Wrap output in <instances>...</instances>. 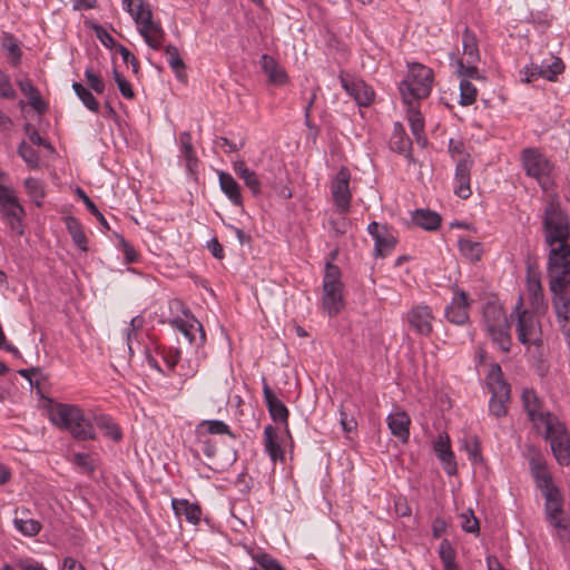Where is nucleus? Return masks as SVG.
Masks as SVG:
<instances>
[{
  "instance_id": "obj_1",
  "label": "nucleus",
  "mask_w": 570,
  "mask_h": 570,
  "mask_svg": "<svg viewBox=\"0 0 570 570\" xmlns=\"http://www.w3.org/2000/svg\"><path fill=\"white\" fill-rule=\"evenodd\" d=\"M523 409L535 432L549 442L556 461L561 466L570 464V434L566 424L553 413L543 409L533 390L522 393Z\"/></svg>"
},
{
  "instance_id": "obj_2",
  "label": "nucleus",
  "mask_w": 570,
  "mask_h": 570,
  "mask_svg": "<svg viewBox=\"0 0 570 570\" xmlns=\"http://www.w3.org/2000/svg\"><path fill=\"white\" fill-rule=\"evenodd\" d=\"M541 223L549 248L547 268L570 267V219L557 199H551L544 206Z\"/></svg>"
},
{
  "instance_id": "obj_3",
  "label": "nucleus",
  "mask_w": 570,
  "mask_h": 570,
  "mask_svg": "<svg viewBox=\"0 0 570 570\" xmlns=\"http://www.w3.org/2000/svg\"><path fill=\"white\" fill-rule=\"evenodd\" d=\"M50 422L60 430L67 431L79 441L96 439L92 415L80 406L68 403H56L49 409Z\"/></svg>"
},
{
  "instance_id": "obj_4",
  "label": "nucleus",
  "mask_w": 570,
  "mask_h": 570,
  "mask_svg": "<svg viewBox=\"0 0 570 570\" xmlns=\"http://www.w3.org/2000/svg\"><path fill=\"white\" fill-rule=\"evenodd\" d=\"M547 278L558 324L570 347V267L547 268Z\"/></svg>"
},
{
  "instance_id": "obj_5",
  "label": "nucleus",
  "mask_w": 570,
  "mask_h": 570,
  "mask_svg": "<svg viewBox=\"0 0 570 570\" xmlns=\"http://www.w3.org/2000/svg\"><path fill=\"white\" fill-rule=\"evenodd\" d=\"M527 308L523 305V298L520 296L511 313V320L515 326V333L518 341L527 347L528 351H532L534 356H541L542 352V326L539 320L538 313Z\"/></svg>"
},
{
  "instance_id": "obj_6",
  "label": "nucleus",
  "mask_w": 570,
  "mask_h": 570,
  "mask_svg": "<svg viewBox=\"0 0 570 570\" xmlns=\"http://www.w3.org/2000/svg\"><path fill=\"white\" fill-rule=\"evenodd\" d=\"M122 6L135 20L137 30L145 42L154 50L161 49L166 35L160 23L153 19L149 4L144 0H122Z\"/></svg>"
},
{
  "instance_id": "obj_7",
  "label": "nucleus",
  "mask_w": 570,
  "mask_h": 570,
  "mask_svg": "<svg viewBox=\"0 0 570 570\" xmlns=\"http://www.w3.org/2000/svg\"><path fill=\"white\" fill-rule=\"evenodd\" d=\"M433 70L422 63H407L405 78L400 82L399 90L405 105H411L430 96L433 87Z\"/></svg>"
},
{
  "instance_id": "obj_8",
  "label": "nucleus",
  "mask_w": 570,
  "mask_h": 570,
  "mask_svg": "<svg viewBox=\"0 0 570 570\" xmlns=\"http://www.w3.org/2000/svg\"><path fill=\"white\" fill-rule=\"evenodd\" d=\"M520 160L525 175L533 178L544 191L554 186V164L539 148H524Z\"/></svg>"
},
{
  "instance_id": "obj_9",
  "label": "nucleus",
  "mask_w": 570,
  "mask_h": 570,
  "mask_svg": "<svg viewBox=\"0 0 570 570\" xmlns=\"http://www.w3.org/2000/svg\"><path fill=\"white\" fill-rule=\"evenodd\" d=\"M450 60L459 77L483 79L476 66L480 61L478 40L468 28H465L462 36V58L451 53Z\"/></svg>"
},
{
  "instance_id": "obj_10",
  "label": "nucleus",
  "mask_w": 570,
  "mask_h": 570,
  "mask_svg": "<svg viewBox=\"0 0 570 570\" xmlns=\"http://www.w3.org/2000/svg\"><path fill=\"white\" fill-rule=\"evenodd\" d=\"M483 322L488 334L503 352L511 348L509 324L503 308L495 303H488L483 308Z\"/></svg>"
},
{
  "instance_id": "obj_11",
  "label": "nucleus",
  "mask_w": 570,
  "mask_h": 570,
  "mask_svg": "<svg viewBox=\"0 0 570 570\" xmlns=\"http://www.w3.org/2000/svg\"><path fill=\"white\" fill-rule=\"evenodd\" d=\"M487 385L492 393L489 402V411L497 417L504 416L508 412L507 404L510 401V386L502 377L500 365H491L487 375Z\"/></svg>"
},
{
  "instance_id": "obj_12",
  "label": "nucleus",
  "mask_w": 570,
  "mask_h": 570,
  "mask_svg": "<svg viewBox=\"0 0 570 570\" xmlns=\"http://www.w3.org/2000/svg\"><path fill=\"white\" fill-rule=\"evenodd\" d=\"M351 173L346 167H341L331 181V195L336 210L346 215L351 209L352 194L350 190Z\"/></svg>"
},
{
  "instance_id": "obj_13",
  "label": "nucleus",
  "mask_w": 570,
  "mask_h": 570,
  "mask_svg": "<svg viewBox=\"0 0 570 570\" xmlns=\"http://www.w3.org/2000/svg\"><path fill=\"white\" fill-rule=\"evenodd\" d=\"M410 331L421 336H429L433 331L434 315L432 308L425 304L412 306L403 316Z\"/></svg>"
},
{
  "instance_id": "obj_14",
  "label": "nucleus",
  "mask_w": 570,
  "mask_h": 570,
  "mask_svg": "<svg viewBox=\"0 0 570 570\" xmlns=\"http://www.w3.org/2000/svg\"><path fill=\"white\" fill-rule=\"evenodd\" d=\"M340 81L343 89L358 106H368L374 100V90L362 79L348 75H341Z\"/></svg>"
},
{
  "instance_id": "obj_15",
  "label": "nucleus",
  "mask_w": 570,
  "mask_h": 570,
  "mask_svg": "<svg viewBox=\"0 0 570 570\" xmlns=\"http://www.w3.org/2000/svg\"><path fill=\"white\" fill-rule=\"evenodd\" d=\"M527 295L531 309L542 312L547 309V302L541 283V272L531 266H529L527 271Z\"/></svg>"
},
{
  "instance_id": "obj_16",
  "label": "nucleus",
  "mask_w": 570,
  "mask_h": 570,
  "mask_svg": "<svg viewBox=\"0 0 570 570\" xmlns=\"http://www.w3.org/2000/svg\"><path fill=\"white\" fill-rule=\"evenodd\" d=\"M470 301L468 294L456 289L453 294L451 303L445 308V317L455 325H463L469 320Z\"/></svg>"
},
{
  "instance_id": "obj_17",
  "label": "nucleus",
  "mask_w": 570,
  "mask_h": 570,
  "mask_svg": "<svg viewBox=\"0 0 570 570\" xmlns=\"http://www.w3.org/2000/svg\"><path fill=\"white\" fill-rule=\"evenodd\" d=\"M142 317L136 316L131 318L129 327L126 333L128 351L131 355H134L136 352L144 353L146 355L148 365L153 368L160 371L156 358H154L149 354L148 350L145 346H142L138 341V337L141 335L140 328L142 327Z\"/></svg>"
},
{
  "instance_id": "obj_18",
  "label": "nucleus",
  "mask_w": 570,
  "mask_h": 570,
  "mask_svg": "<svg viewBox=\"0 0 570 570\" xmlns=\"http://www.w3.org/2000/svg\"><path fill=\"white\" fill-rule=\"evenodd\" d=\"M263 395L267 410L273 421L285 424V431L287 434H289L287 424L288 410L283 403V401L275 395V393L272 391L265 379H263Z\"/></svg>"
},
{
  "instance_id": "obj_19",
  "label": "nucleus",
  "mask_w": 570,
  "mask_h": 570,
  "mask_svg": "<svg viewBox=\"0 0 570 570\" xmlns=\"http://www.w3.org/2000/svg\"><path fill=\"white\" fill-rule=\"evenodd\" d=\"M434 452L441 461L442 466L448 475H454L458 471L454 453L451 450L450 438L445 433L439 434L433 443Z\"/></svg>"
},
{
  "instance_id": "obj_20",
  "label": "nucleus",
  "mask_w": 570,
  "mask_h": 570,
  "mask_svg": "<svg viewBox=\"0 0 570 570\" xmlns=\"http://www.w3.org/2000/svg\"><path fill=\"white\" fill-rule=\"evenodd\" d=\"M386 423L391 433L402 443L409 441L411 419L405 411L401 409L394 410L387 415Z\"/></svg>"
},
{
  "instance_id": "obj_21",
  "label": "nucleus",
  "mask_w": 570,
  "mask_h": 570,
  "mask_svg": "<svg viewBox=\"0 0 570 570\" xmlns=\"http://www.w3.org/2000/svg\"><path fill=\"white\" fill-rule=\"evenodd\" d=\"M171 324L186 337L190 344L202 345L205 342V332L195 318H175Z\"/></svg>"
},
{
  "instance_id": "obj_22",
  "label": "nucleus",
  "mask_w": 570,
  "mask_h": 570,
  "mask_svg": "<svg viewBox=\"0 0 570 570\" xmlns=\"http://www.w3.org/2000/svg\"><path fill=\"white\" fill-rule=\"evenodd\" d=\"M529 464L531 475L533 476L535 484L541 490V492L557 488L553 484L552 476L548 470L547 463L539 455L532 456Z\"/></svg>"
},
{
  "instance_id": "obj_23",
  "label": "nucleus",
  "mask_w": 570,
  "mask_h": 570,
  "mask_svg": "<svg viewBox=\"0 0 570 570\" xmlns=\"http://www.w3.org/2000/svg\"><path fill=\"white\" fill-rule=\"evenodd\" d=\"M470 170L471 161L469 159H462L456 164L454 193L462 199H466L471 196Z\"/></svg>"
},
{
  "instance_id": "obj_24",
  "label": "nucleus",
  "mask_w": 570,
  "mask_h": 570,
  "mask_svg": "<svg viewBox=\"0 0 570 570\" xmlns=\"http://www.w3.org/2000/svg\"><path fill=\"white\" fill-rule=\"evenodd\" d=\"M261 67L268 78V82L275 86H284L287 80L286 71L277 63V61L268 56L263 55L261 58Z\"/></svg>"
},
{
  "instance_id": "obj_25",
  "label": "nucleus",
  "mask_w": 570,
  "mask_h": 570,
  "mask_svg": "<svg viewBox=\"0 0 570 570\" xmlns=\"http://www.w3.org/2000/svg\"><path fill=\"white\" fill-rule=\"evenodd\" d=\"M219 187L225 196L235 206H243V196L239 184L235 178L225 171L218 173Z\"/></svg>"
},
{
  "instance_id": "obj_26",
  "label": "nucleus",
  "mask_w": 570,
  "mask_h": 570,
  "mask_svg": "<svg viewBox=\"0 0 570 570\" xmlns=\"http://www.w3.org/2000/svg\"><path fill=\"white\" fill-rule=\"evenodd\" d=\"M171 508L176 517L180 518L184 515L189 523H199L202 510L197 503H190L186 499H173Z\"/></svg>"
},
{
  "instance_id": "obj_27",
  "label": "nucleus",
  "mask_w": 570,
  "mask_h": 570,
  "mask_svg": "<svg viewBox=\"0 0 570 570\" xmlns=\"http://www.w3.org/2000/svg\"><path fill=\"white\" fill-rule=\"evenodd\" d=\"M322 306L327 315H337L344 308L343 289L323 287Z\"/></svg>"
},
{
  "instance_id": "obj_28",
  "label": "nucleus",
  "mask_w": 570,
  "mask_h": 570,
  "mask_svg": "<svg viewBox=\"0 0 570 570\" xmlns=\"http://www.w3.org/2000/svg\"><path fill=\"white\" fill-rule=\"evenodd\" d=\"M264 449L273 462L284 459V451L281 446L279 436L274 426L267 425L264 429Z\"/></svg>"
},
{
  "instance_id": "obj_29",
  "label": "nucleus",
  "mask_w": 570,
  "mask_h": 570,
  "mask_svg": "<svg viewBox=\"0 0 570 570\" xmlns=\"http://www.w3.org/2000/svg\"><path fill=\"white\" fill-rule=\"evenodd\" d=\"M3 215L9 220L11 229L18 234H22V217L24 215L23 207L19 204L18 199L1 205Z\"/></svg>"
},
{
  "instance_id": "obj_30",
  "label": "nucleus",
  "mask_w": 570,
  "mask_h": 570,
  "mask_svg": "<svg viewBox=\"0 0 570 570\" xmlns=\"http://www.w3.org/2000/svg\"><path fill=\"white\" fill-rule=\"evenodd\" d=\"M412 223L425 230H435L441 224V217L430 209H416L412 213Z\"/></svg>"
},
{
  "instance_id": "obj_31",
  "label": "nucleus",
  "mask_w": 570,
  "mask_h": 570,
  "mask_svg": "<svg viewBox=\"0 0 570 570\" xmlns=\"http://www.w3.org/2000/svg\"><path fill=\"white\" fill-rule=\"evenodd\" d=\"M65 224L68 233L70 234L73 244L81 250L88 249V239L82 229L80 222L73 216L65 217Z\"/></svg>"
},
{
  "instance_id": "obj_32",
  "label": "nucleus",
  "mask_w": 570,
  "mask_h": 570,
  "mask_svg": "<svg viewBox=\"0 0 570 570\" xmlns=\"http://www.w3.org/2000/svg\"><path fill=\"white\" fill-rule=\"evenodd\" d=\"M460 253L469 262H479L483 254V246L480 242L469 237H460L458 240Z\"/></svg>"
},
{
  "instance_id": "obj_33",
  "label": "nucleus",
  "mask_w": 570,
  "mask_h": 570,
  "mask_svg": "<svg viewBox=\"0 0 570 570\" xmlns=\"http://www.w3.org/2000/svg\"><path fill=\"white\" fill-rule=\"evenodd\" d=\"M546 499V514L547 519L554 518L563 514L562 510V495L558 488L550 489L549 491L542 492Z\"/></svg>"
},
{
  "instance_id": "obj_34",
  "label": "nucleus",
  "mask_w": 570,
  "mask_h": 570,
  "mask_svg": "<svg viewBox=\"0 0 570 570\" xmlns=\"http://www.w3.org/2000/svg\"><path fill=\"white\" fill-rule=\"evenodd\" d=\"M179 146L181 155L185 159L186 167L190 173H194L197 167V157L191 144V136L189 132L184 131L179 135Z\"/></svg>"
},
{
  "instance_id": "obj_35",
  "label": "nucleus",
  "mask_w": 570,
  "mask_h": 570,
  "mask_svg": "<svg viewBox=\"0 0 570 570\" xmlns=\"http://www.w3.org/2000/svg\"><path fill=\"white\" fill-rule=\"evenodd\" d=\"M94 422L97 425V428L100 429L105 433V435L111 439L112 441L118 442L121 440L122 433L119 426L108 415H92V423Z\"/></svg>"
},
{
  "instance_id": "obj_36",
  "label": "nucleus",
  "mask_w": 570,
  "mask_h": 570,
  "mask_svg": "<svg viewBox=\"0 0 570 570\" xmlns=\"http://www.w3.org/2000/svg\"><path fill=\"white\" fill-rule=\"evenodd\" d=\"M197 434H227L232 438L235 435L230 432L229 426L220 420H205L202 421L197 426Z\"/></svg>"
},
{
  "instance_id": "obj_37",
  "label": "nucleus",
  "mask_w": 570,
  "mask_h": 570,
  "mask_svg": "<svg viewBox=\"0 0 570 570\" xmlns=\"http://www.w3.org/2000/svg\"><path fill=\"white\" fill-rule=\"evenodd\" d=\"M165 55L167 57V62L175 72L176 77L179 80H184L186 78L185 63L179 55L177 47L173 45L166 46Z\"/></svg>"
},
{
  "instance_id": "obj_38",
  "label": "nucleus",
  "mask_w": 570,
  "mask_h": 570,
  "mask_svg": "<svg viewBox=\"0 0 570 570\" xmlns=\"http://www.w3.org/2000/svg\"><path fill=\"white\" fill-rule=\"evenodd\" d=\"M407 118L412 134L416 137V140L422 146L425 144V139L422 137L424 120L420 111L415 108L414 102L407 105Z\"/></svg>"
},
{
  "instance_id": "obj_39",
  "label": "nucleus",
  "mask_w": 570,
  "mask_h": 570,
  "mask_svg": "<svg viewBox=\"0 0 570 570\" xmlns=\"http://www.w3.org/2000/svg\"><path fill=\"white\" fill-rule=\"evenodd\" d=\"M538 67L540 68V77L549 81L557 80V77L564 70V65L558 57H552L551 62L543 61L541 65H538Z\"/></svg>"
},
{
  "instance_id": "obj_40",
  "label": "nucleus",
  "mask_w": 570,
  "mask_h": 570,
  "mask_svg": "<svg viewBox=\"0 0 570 570\" xmlns=\"http://www.w3.org/2000/svg\"><path fill=\"white\" fill-rule=\"evenodd\" d=\"M342 274L338 266L334 265L332 262H327L325 265V274L323 278V287L326 288H340L343 289L342 283Z\"/></svg>"
},
{
  "instance_id": "obj_41",
  "label": "nucleus",
  "mask_w": 570,
  "mask_h": 570,
  "mask_svg": "<svg viewBox=\"0 0 570 570\" xmlns=\"http://www.w3.org/2000/svg\"><path fill=\"white\" fill-rule=\"evenodd\" d=\"M439 556L444 570H459L455 562V550L448 540H443L439 547Z\"/></svg>"
},
{
  "instance_id": "obj_42",
  "label": "nucleus",
  "mask_w": 570,
  "mask_h": 570,
  "mask_svg": "<svg viewBox=\"0 0 570 570\" xmlns=\"http://www.w3.org/2000/svg\"><path fill=\"white\" fill-rule=\"evenodd\" d=\"M374 242H375V255L380 256V257H385L393 250L396 239L386 229Z\"/></svg>"
},
{
  "instance_id": "obj_43",
  "label": "nucleus",
  "mask_w": 570,
  "mask_h": 570,
  "mask_svg": "<svg viewBox=\"0 0 570 570\" xmlns=\"http://www.w3.org/2000/svg\"><path fill=\"white\" fill-rule=\"evenodd\" d=\"M72 89L78 96V98L81 100V102L86 106V108H88L92 112L99 111V104L89 89H87L79 82H73Z\"/></svg>"
},
{
  "instance_id": "obj_44",
  "label": "nucleus",
  "mask_w": 570,
  "mask_h": 570,
  "mask_svg": "<svg viewBox=\"0 0 570 570\" xmlns=\"http://www.w3.org/2000/svg\"><path fill=\"white\" fill-rule=\"evenodd\" d=\"M24 188L37 206H41L45 197V188L41 180L29 177L24 180Z\"/></svg>"
},
{
  "instance_id": "obj_45",
  "label": "nucleus",
  "mask_w": 570,
  "mask_h": 570,
  "mask_svg": "<svg viewBox=\"0 0 570 570\" xmlns=\"http://www.w3.org/2000/svg\"><path fill=\"white\" fill-rule=\"evenodd\" d=\"M470 79L471 78L461 77L460 104L462 106H470L476 99L478 90H476L475 86L470 81Z\"/></svg>"
},
{
  "instance_id": "obj_46",
  "label": "nucleus",
  "mask_w": 570,
  "mask_h": 570,
  "mask_svg": "<svg viewBox=\"0 0 570 570\" xmlns=\"http://www.w3.org/2000/svg\"><path fill=\"white\" fill-rule=\"evenodd\" d=\"M16 529L23 535L35 537L41 530V524L35 519L16 518L13 520Z\"/></svg>"
},
{
  "instance_id": "obj_47",
  "label": "nucleus",
  "mask_w": 570,
  "mask_h": 570,
  "mask_svg": "<svg viewBox=\"0 0 570 570\" xmlns=\"http://www.w3.org/2000/svg\"><path fill=\"white\" fill-rule=\"evenodd\" d=\"M549 523L556 529L557 534L562 540H568L570 537V520L567 515L561 514L548 519Z\"/></svg>"
},
{
  "instance_id": "obj_48",
  "label": "nucleus",
  "mask_w": 570,
  "mask_h": 570,
  "mask_svg": "<svg viewBox=\"0 0 570 570\" xmlns=\"http://www.w3.org/2000/svg\"><path fill=\"white\" fill-rule=\"evenodd\" d=\"M77 194H78L79 198L83 202L87 209L98 219V222L101 224V226L106 229H109V225H108L105 216L99 212L97 206L87 196V194L81 188L77 189Z\"/></svg>"
},
{
  "instance_id": "obj_49",
  "label": "nucleus",
  "mask_w": 570,
  "mask_h": 570,
  "mask_svg": "<svg viewBox=\"0 0 570 570\" xmlns=\"http://www.w3.org/2000/svg\"><path fill=\"white\" fill-rule=\"evenodd\" d=\"M19 155L21 158L28 164L30 168H37L39 165V155L38 153L28 144L22 142L19 146Z\"/></svg>"
},
{
  "instance_id": "obj_50",
  "label": "nucleus",
  "mask_w": 570,
  "mask_h": 570,
  "mask_svg": "<svg viewBox=\"0 0 570 570\" xmlns=\"http://www.w3.org/2000/svg\"><path fill=\"white\" fill-rule=\"evenodd\" d=\"M464 450L468 452L469 460L473 463L482 462L481 446L476 438H471L464 442Z\"/></svg>"
},
{
  "instance_id": "obj_51",
  "label": "nucleus",
  "mask_w": 570,
  "mask_h": 570,
  "mask_svg": "<svg viewBox=\"0 0 570 570\" xmlns=\"http://www.w3.org/2000/svg\"><path fill=\"white\" fill-rule=\"evenodd\" d=\"M114 79L118 86V89L122 97L126 99H132L135 97V92L131 88L130 82L116 69H114Z\"/></svg>"
},
{
  "instance_id": "obj_52",
  "label": "nucleus",
  "mask_w": 570,
  "mask_h": 570,
  "mask_svg": "<svg viewBox=\"0 0 570 570\" xmlns=\"http://www.w3.org/2000/svg\"><path fill=\"white\" fill-rule=\"evenodd\" d=\"M254 559L264 570H285L278 560L267 553H257Z\"/></svg>"
},
{
  "instance_id": "obj_53",
  "label": "nucleus",
  "mask_w": 570,
  "mask_h": 570,
  "mask_svg": "<svg viewBox=\"0 0 570 570\" xmlns=\"http://www.w3.org/2000/svg\"><path fill=\"white\" fill-rule=\"evenodd\" d=\"M461 527L465 532L469 533H478L479 532V521L475 518L473 511L468 510L466 512L461 514Z\"/></svg>"
},
{
  "instance_id": "obj_54",
  "label": "nucleus",
  "mask_w": 570,
  "mask_h": 570,
  "mask_svg": "<svg viewBox=\"0 0 570 570\" xmlns=\"http://www.w3.org/2000/svg\"><path fill=\"white\" fill-rule=\"evenodd\" d=\"M85 78L89 85V87L97 94H102L105 91V82L102 78L96 75L91 68H87L85 70Z\"/></svg>"
},
{
  "instance_id": "obj_55",
  "label": "nucleus",
  "mask_w": 570,
  "mask_h": 570,
  "mask_svg": "<svg viewBox=\"0 0 570 570\" xmlns=\"http://www.w3.org/2000/svg\"><path fill=\"white\" fill-rule=\"evenodd\" d=\"M392 146L393 149H396L399 153H405L410 147V140L403 136L402 127L400 125L395 126Z\"/></svg>"
},
{
  "instance_id": "obj_56",
  "label": "nucleus",
  "mask_w": 570,
  "mask_h": 570,
  "mask_svg": "<svg viewBox=\"0 0 570 570\" xmlns=\"http://www.w3.org/2000/svg\"><path fill=\"white\" fill-rule=\"evenodd\" d=\"M4 178L6 174L0 171V206L18 199L16 193L10 187L2 184Z\"/></svg>"
},
{
  "instance_id": "obj_57",
  "label": "nucleus",
  "mask_w": 570,
  "mask_h": 570,
  "mask_svg": "<svg viewBox=\"0 0 570 570\" xmlns=\"http://www.w3.org/2000/svg\"><path fill=\"white\" fill-rule=\"evenodd\" d=\"M28 101H29V105L39 114H43L47 111L48 109V106L47 104L43 101L39 90H35L32 92V95H29L27 97Z\"/></svg>"
},
{
  "instance_id": "obj_58",
  "label": "nucleus",
  "mask_w": 570,
  "mask_h": 570,
  "mask_svg": "<svg viewBox=\"0 0 570 570\" xmlns=\"http://www.w3.org/2000/svg\"><path fill=\"white\" fill-rule=\"evenodd\" d=\"M539 70H540V68L538 67V65L531 63L530 66H525L520 71L521 80L523 82L530 83V82L541 78L539 75Z\"/></svg>"
},
{
  "instance_id": "obj_59",
  "label": "nucleus",
  "mask_w": 570,
  "mask_h": 570,
  "mask_svg": "<svg viewBox=\"0 0 570 570\" xmlns=\"http://www.w3.org/2000/svg\"><path fill=\"white\" fill-rule=\"evenodd\" d=\"M71 462L87 472L94 471L92 461L86 453H75L72 455Z\"/></svg>"
},
{
  "instance_id": "obj_60",
  "label": "nucleus",
  "mask_w": 570,
  "mask_h": 570,
  "mask_svg": "<svg viewBox=\"0 0 570 570\" xmlns=\"http://www.w3.org/2000/svg\"><path fill=\"white\" fill-rule=\"evenodd\" d=\"M16 95L14 89L10 82V78L0 71V96L3 98H13Z\"/></svg>"
},
{
  "instance_id": "obj_61",
  "label": "nucleus",
  "mask_w": 570,
  "mask_h": 570,
  "mask_svg": "<svg viewBox=\"0 0 570 570\" xmlns=\"http://www.w3.org/2000/svg\"><path fill=\"white\" fill-rule=\"evenodd\" d=\"M3 47L8 50L12 65H17L21 57V51L18 45L11 38H7L3 41Z\"/></svg>"
},
{
  "instance_id": "obj_62",
  "label": "nucleus",
  "mask_w": 570,
  "mask_h": 570,
  "mask_svg": "<svg viewBox=\"0 0 570 570\" xmlns=\"http://www.w3.org/2000/svg\"><path fill=\"white\" fill-rule=\"evenodd\" d=\"M245 185L250 189L254 195L261 194V181L255 171L250 170L244 178Z\"/></svg>"
},
{
  "instance_id": "obj_63",
  "label": "nucleus",
  "mask_w": 570,
  "mask_h": 570,
  "mask_svg": "<svg viewBox=\"0 0 570 570\" xmlns=\"http://www.w3.org/2000/svg\"><path fill=\"white\" fill-rule=\"evenodd\" d=\"M198 438H199V443L202 444V451L204 452V454L208 459L214 458L216 454L215 443L205 434L198 435Z\"/></svg>"
},
{
  "instance_id": "obj_64",
  "label": "nucleus",
  "mask_w": 570,
  "mask_h": 570,
  "mask_svg": "<svg viewBox=\"0 0 570 570\" xmlns=\"http://www.w3.org/2000/svg\"><path fill=\"white\" fill-rule=\"evenodd\" d=\"M117 51L121 56L124 62L130 63L132 66L134 72H137L139 63H138V60L136 59V57L122 45L117 46Z\"/></svg>"
}]
</instances>
